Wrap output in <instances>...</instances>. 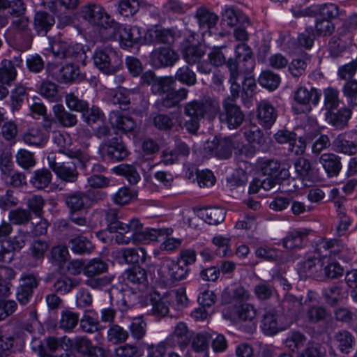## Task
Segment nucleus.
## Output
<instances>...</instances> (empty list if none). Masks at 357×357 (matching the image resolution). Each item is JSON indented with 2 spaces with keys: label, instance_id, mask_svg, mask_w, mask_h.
<instances>
[{
  "label": "nucleus",
  "instance_id": "60",
  "mask_svg": "<svg viewBox=\"0 0 357 357\" xmlns=\"http://www.w3.org/2000/svg\"><path fill=\"white\" fill-rule=\"evenodd\" d=\"M174 79L188 86H194L197 83L196 74L188 66L180 67L176 70Z\"/></svg>",
  "mask_w": 357,
  "mask_h": 357
},
{
  "label": "nucleus",
  "instance_id": "10",
  "mask_svg": "<svg viewBox=\"0 0 357 357\" xmlns=\"http://www.w3.org/2000/svg\"><path fill=\"white\" fill-rule=\"evenodd\" d=\"M273 139L280 144H285L287 155L289 156H299L303 155L306 149V144L302 137H298L296 133L286 129L278 130L273 135Z\"/></svg>",
  "mask_w": 357,
  "mask_h": 357
},
{
  "label": "nucleus",
  "instance_id": "38",
  "mask_svg": "<svg viewBox=\"0 0 357 357\" xmlns=\"http://www.w3.org/2000/svg\"><path fill=\"white\" fill-rule=\"evenodd\" d=\"M23 140L29 146L37 148H43L48 140V136L44 134L40 129H29L23 135Z\"/></svg>",
  "mask_w": 357,
  "mask_h": 357
},
{
  "label": "nucleus",
  "instance_id": "37",
  "mask_svg": "<svg viewBox=\"0 0 357 357\" xmlns=\"http://www.w3.org/2000/svg\"><path fill=\"white\" fill-rule=\"evenodd\" d=\"M58 178L65 182L75 183L78 178L79 173L75 163L62 162L54 172Z\"/></svg>",
  "mask_w": 357,
  "mask_h": 357
},
{
  "label": "nucleus",
  "instance_id": "3",
  "mask_svg": "<svg viewBox=\"0 0 357 357\" xmlns=\"http://www.w3.org/2000/svg\"><path fill=\"white\" fill-rule=\"evenodd\" d=\"M158 275L160 281L165 285H172L176 282L185 280L190 272V267L181 264L178 260L175 261L169 257L159 258Z\"/></svg>",
  "mask_w": 357,
  "mask_h": 357
},
{
  "label": "nucleus",
  "instance_id": "47",
  "mask_svg": "<svg viewBox=\"0 0 357 357\" xmlns=\"http://www.w3.org/2000/svg\"><path fill=\"white\" fill-rule=\"evenodd\" d=\"M68 244L71 250L78 255L89 254L93 250V245L91 242L87 238L82 236L71 238Z\"/></svg>",
  "mask_w": 357,
  "mask_h": 357
},
{
  "label": "nucleus",
  "instance_id": "21",
  "mask_svg": "<svg viewBox=\"0 0 357 357\" xmlns=\"http://www.w3.org/2000/svg\"><path fill=\"white\" fill-rule=\"evenodd\" d=\"M278 113L275 107L267 100H261L257 105V118L263 128L269 129L275 123Z\"/></svg>",
  "mask_w": 357,
  "mask_h": 357
},
{
  "label": "nucleus",
  "instance_id": "18",
  "mask_svg": "<svg viewBox=\"0 0 357 357\" xmlns=\"http://www.w3.org/2000/svg\"><path fill=\"white\" fill-rule=\"evenodd\" d=\"M317 252L323 257L344 255L348 251L347 245L338 238H325L321 240L317 248Z\"/></svg>",
  "mask_w": 357,
  "mask_h": 357
},
{
  "label": "nucleus",
  "instance_id": "27",
  "mask_svg": "<svg viewBox=\"0 0 357 357\" xmlns=\"http://www.w3.org/2000/svg\"><path fill=\"white\" fill-rule=\"evenodd\" d=\"M351 110L347 107L325 112L327 123L337 129H344L351 116Z\"/></svg>",
  "mask_w": 357,
  "mask_h": 357
},
{
  "label": "nucleus",
  "instance_id": "59",
  "mask_svg": "<svg viewBox=\"0 0 357 357\" xmlns=\"http://www.w3.org/2000/svg\"><path fill=\"white\" fill-rule=\"evenodd\" d=\"M79 285L76 278L62 276L58 278L54 284V291L59 294H66Z\"/></svg>",
  "mask_w": 357,
  "mask_h": 357
},
{
  "label": "nucleus",
  "instance_id": "33",
  "mask_svg": "<svg viewBox=\"0 0 357 357\" xmlns=\"http://www.w3.org/2000/svg\"><path fill=\"white\" fill-rule=\"evenodd\" d=\"M25 344V339L8 337L0 342V357H14L13 353L20 351Z\"/></svg>",
  "mask_w": 357,
  "mask_h": 357
},
{
  "label": "nucleus",
  "instance_id": "26",
  "mask_svg": "<svg viewBox=\"0 0 357 357\" xmlns=\"http://www.w3.org/2000/svg\"><path fill=\"white\" fill-rule=\"evenodd\" d=\"M55 24L52 15L45 11H37L33 17V29L36 34L45 36Z\"/></svg>",
  "mask_w": 357,
  "mask_h": 357
},
{
  "label": "nucleus",
  "instance_id": "9",
  "mask_svg": "<svg viewBox=\"0 0 357 357\" xmlns=\"http://www.w3.org/2000/svg\"><path fill=\"white\" fill-rule=\"evenodd\" d=\"M222 106V110L218 112L220 121L230 130L239 128L245 120V114L236 101L225 98Z\"/></svg>",
  "mask_w": 357,
  "mask_h": 357
},
{
  "label": "nucleus",
  "instance_id": "32",
  "mask_svg": "<svg viewBox=\"0 0 357 357\" xmlns=\"http://www.w3.org/2000/svg\"><path fill=\"white\" fill-rule=\"evenodd\" d=\"M139 227L130 239V242H141L144 241H156L161 235L165 234V230L162 229L143 228V225L138 219Z\"/></svg>",
  "mask_w": 357,
  "mask_h": 357
},
{
  "label": "nucleus",
  "instance_id": "1",
  "mask_svg": "<svg viewBox=\"0 0 357 357\" xmlns=\"http://www.w3.org/2000/svg\"><path fill=\"white\" fill-rule=\"evenodd\" d=\"M121 212L115 208L96 210L92 213V220L96 225L105 227L110 233H116L115 241L119 245H126L137 231L139 225L137 218L122 222Z\"/></svg>",
  "mask_w": 357,
  "mask_h": 357
},
{
  "label": "nucleus",
  "instance_id": "16",
  "mask_svg": "<svg viewBox=\"0 0 357 357\" xmlns=\"http://www.w3.org/2000/svg\"><path fill=\"white\" fill-rule=\"evenodd\" d=\"M151 62L155 68L173 66L178 60V54L169 47L155 49L150 56Z\"/></svg>",
  "mask_w": 357,
  "mask_h": 357
},
{
  "label": "nucleus",
  "instance_id": "49",
  "mask_svg": "<svg viewBox=\"0 0 357 357\" xmlns=\"http://www.w3.org/2000/svg\"><path fill=\"white\" fill-rule=\"evenodd\" d=\"M205 52L200 45L191 44L182 50L183 58L188 65H195L204 55Z\"/></svg>",
  "mask_w": 357,
  "mask_h": 357
},
{
  "label": "nucleus",
  "instance_id": "29",
  "mask_svg": "<svg viewBox=\"0 0 357 357\" xmlns=\"http://www.w3.org/2000/svg\"><path fill=\"white\" fill-rule=\"evenodd\" d=\"M350 135L344 133L337 135L333 142V145L337 152L348 155L357 153V139L351 140Z\"/></svg>",
  "mask_w": 357,
  "mask_h": 357
},
{
  "label": "nucleus",
  "instance_id": "22",
  "mask_svg": "<svg viewBox=\"0 0 357 357\" xmlns=\"http://www.w3.org/2000/svg\"><path fill=\"white\" fill-rule=\"evenodd\" d=\"M196 18L199 24V31L204 38L211 35V29L213 28L218 20V16L204 7L197 8Z\"/></svg>",
  "mask_w": 357,
  "mask_h": 357
},
{
  "label": "nucleus",
  "instance_id": "53",
  "mask_svg": "<svg viewBox=\"0 0 357 357\" xmlns=\"http://www.w3.org/2000/svg\"><path fill=\"white\" fill-rule=\"evenodd\" d=\"M150 301L152 305V314L158 318L164 317L169 312V307L164 298L160 295L154 292L151 294Z\"/></svg>",
  "mask_w": 357,
  "mask_h": 357
},
{
  "label": "nucleus",
  "instance_id": "36",
  "mask_svg": "<svg viewBox=\"0 0 357 357\" xmlns=\"http://www.w3.org/2000/svg\"><path fill=\"white\" fill-rule=\"evenodd\" d=\"M235 60L245 64L246 70H253L255 60L250 47L245 43H240L235 47Z\"/></svg>",
  "mask_w": 357,
  "mask_h": 357
},
{
  "label": "nucleus",
  "instance_id": "5",
  "mask_svg": "<svg viewBox=\"0 0 357 357\" xmlns=\"http://www.w3.org/2000/svg\"><path fill=\"white\" fill-rule=\"evenodd\" d=\"M92 59L94 66L107 75L115 74L122 65L121 57L109 46L97 48Z\"/></svg>",
  "mask_w": 357,
  "mask_h": 357
},
{
  "label": "nucleus",
  "instance_id": "41",
  "mask_svg": "<svg viewBox=\"0 0 357 357\" xmlns=\"http://www.w3.org/2000/svg\"><path fill=\"white\" fill-rule=\"evenodd\" d=\"M261 327L264 333L268 335H273L282 329L279 326L278 316L274 310H268L264 313Z\"/></svg>",
  "mask_w": 357,
  "mask_h": 357
},
{
  "label": "nucleus",
  "instance_id": "46",
  "mask_svg": "<svg viewBox=\"0 0 357 357\" xmlns=\"http://www.w3.org/2000/svg\"><path fill=\"white\" fill-rule=\"evenodd\" d=\"M122 256L127 264H144L149 257L144 248H126Z\"/></svg>",
  "mask_w": 357,
  "mask_h": 357
},
{
  "label": "nucleus",
  "instance_id": "6",
  "mask_svg": "<svg viewBox=\"0 0 357 357\" xmlns=\"http://www.w3.org/2000/svg\"><path fill=\"white\" fill-rule=\"evenodd\" d=\"M50 50L53 56L57 59L84 62L86 59V53L82 45L61 38L50 40Z\"/></svg>",
  "mask_w": 357,
  "mask_h": 357
},
{
  "label": "nucleus",
  "instance_id": "56",
  "mask_svg": "<svg viewBox=\"0 0 357 357\" xmlns=\"http://www.w3.org/2000/svg\"><path fill=\"white\" fill-rule=\"evenodd\" d=\"M48 248L49 244L46 241L37 239L32 242L29 250L31 255L36 260L34 266H38L42 263Z\"/></svg>",
  "mask_w": 357,
  "mask_h": 357
},
{
  "label": "nucleus",
  "instance_id": "63",
  "mask_svg": "<svg viewBox=\"0 0 357 357\" xmlns=\"http://www.w3.org/2000/svg\"><path fill=\"white\" fill-rule=\"evenodd\" d=\"M128 337V331L118 324H111L107 333L108 341L113 344L123 342L127 340Z\"/></svg>",
  "mask_w": 357,
  "mask_h": 357
},
{
  "label": "nucleus",
  "instance_id": "61",
  "mask_svg": "<svg viewBox=\"0 0 357 357\" xmlns=\"http://www.w3.org/2000/svg\"><path fill=\"white\" fill-rule=\"evenodd\" d=\"M258 81L261 86L269 91H274L280 83V77L278 74L271 70H265L261 73Z\"/></svg>",
  "mask_w": 357,
  "mask_h": 357
},
{
  "label": "nucleus",
  "instance_id": "2",
  "mask_svg": "<svg viewBox=\"0 0 357 357\" xmlns=\"http://www.w3.org/2000/svg\"><path fill=\"white\" fill-rule=\"evenodd\" d=\"M220 111L218 100L211 97H205L194 100L183 105V114L188 117L182 124V128L192 135L197 134L202 119L206 118L209 121L215 119Z\"/></svg>",
  "mask_w": 357,
  "mask_h": 357
},
{
  "label": "nucleus",
  "instance_id": "12",
  "mask_svg": "<svg viewBox=\"0 0 357 357\" xmlns=\"http://www.w3.org/2000/svg\"><path fill=\"white\" fill-rule=\"evenodd\" d=\"M40 278L33 273H24L20 278V284L16 291V298L22 305H26L33 297V290L38 286Z\"/></svg>",
  "mask_w": 357,
  "mask_h": 357
},
{
  "label": "nucleus",
  "instance_id": "45",
  "mask_svg": "<svg viewBox=\"0 0 357 357\" xmlns=\"http://www.w3.org/2000/svg\"><path fill=\"white\" fill-rule=\"evenodd\" d=\"M199 213L202 219L209 225H218L224 221L225 217V211L218 207L203 208Z\"/></svg>",
  "mask_w": 357,
  "mask_h": 357
},
{
  "label": "nucleus",
  "instance_id": "50",
  "mask_svg": "<svg viewBox=\"0 0 357 357\" xmlns=\"http://www.w3.org/2000/svg\"><path fill=\"white\" fill-rule=\"evenodd\" d=\"M115 174L124 176L131 185H135L140 180V175L136 168L131 165L121 164L113 168Z\"/></svg>",
  "mask_w": 357,
  "mask_h": 357
},
{
  "label": "nucleus",
  "instance_id": "35",
  "mask_svg": "<svg viewBox=\"0 0 357 357\" xmlns=\"http://www.w3.org/2000/svg\"><path fill=\"white\" fill-rule=\"evenodd\" d=\"M222 20L230 27L240 24H249L248 17L240 10L234 7H227L222 13Z\"/></svg>",
  "mask_w": 357,
  "mask_h": 357
},
{
  "label": "nucleus",
  "instance_id": "42",
  "mask_svg": "<svg viewBox=\"0 0 357 357\" xmlns=\"http://www.w3.org/2000/svg\"><path fill=\"white\" fill-rule=\"evenodd\" d=\"M193 333L192 331L188 330L184 322H179L175 326L172 338H176L181 349H184L190 344Z\"/></svg>",
  "mask_w": 357,
  "mask_h": 357
},
{
  "label": "nucleus",
  "instance_id": "62",
  "mask_svg": "<svg viewBox=\"0 0 357 357\" xmlns=\"http://www.w3.org/2000/svg\"><path fill=\"white\" fill-rule=\"evenodd\" d=\"M65 102L70 111H75L82 114L88 109L89 102L86 100L79 98L73 93L65 95Z\"/></svg>",
  "mask_w": 357,
  "mask_h": 357
},
{
  "label": "nucleus",
  "instance_id": "58",
  "mask_svg": "<svg viewBox=\"0 0 357 357\" xmlns=\"http://www.w3.org/2000/svg\"><path fill=\"white\" fill-rule=\"evenodd\" d=\"M69 257L67 247L59 245L52 248L48 259L52 264L61 266L68 260Z\"/></svg>",
  "mask_w": 357,
  "mask_h": 357
},
{
  "label": "nucleus",
  "instance_id": "44",
  "mask_svg": "<svg viewBox=\"0 0 357 357\" xmlns=\"http://www.w3.org/2000/svg\"><path fill=\"white\" fill-rule=\"evenodd\" d=\"M357 29V13H354L348 18L344 20L336 31V34L333 36H337L339 39H349L351 33Z\"/></svg>",
  "mask_w": 357,
  "mask_h": 357
},
{
  "label": "nucleus",
  "instance_id": "15",
  "mask_svg": "<svg viewBox=\"0 0 357 357\" xmlns=\"http://www.w3.org/2000/svg\"><path fill=\"white\" fill-rule=\"evenodd\" d=\"M103 158H107L113 161H120L124 160L128 155V151L119 137H114L107 142L101 144L99 147Z\"/></svg>",
  "mask_w": 357,
  "mask_h": 357
},
{
  "label": "nucleus",
  "instance_id": "43",
  "mask_svg": "<svg viewBox=\"0 0 357 357\" xmlns=\"http://www.w3.org/2000/svg\"><path fill=\"white\" fill-rule=\"evenodd\" d=\"M308 232L307 230H294L289 232L283 239V245L287 249L303 247Z\"/></svg>",
  "mask_w": 357,
  "mask_h": 357
},
{
  "label": "nucleus",
  "instance_id": "11",
  "mask_svg": "<svg viewBox=\"0 0 357 357\" xmlns=\"http://www.w3.org/2000/svg\"><path fill=\"white\" fill-rule=\"evenodd\" d=\"M112 30L111 38L119 36L120 45L123 49L139 45L142 41V29L137 26L122 25L118 23V27L110 28Z\"/></svg>",
  "mask_w": 357,
  "mask_h": 357
},
{
  "label": "nucleus",
  "instance_id": "19",
  "mask_svg": "<svg viewBox=\"0 0 357 357\" xmlns=\"http://www.w3.org/2000/svg\"><path fill=\"white\" fill-rule=\"evenodd\" d=\"M259 169L264 175L279 179H287L290 173L286 165H282L274 159L263 160L259 163Z\"/></svg>",
  "mask_w": 357,
  "mask_h": 357
},
{
  "label": "nucleus",
  "instance_id": "24",
  "mask_svg": "<svg viewBox=\"0 0 357 357\" xmlns=\"http://www.w3.org/2000/svg\"><path fill=\"white\" fill-rule=\"evenodd\" d=\"M190 343V348L187 351L188 357H209L208 337L206 334L193 333Z\"/></svg>",
  "mask_w": 357,
  "mask_h": 357
},
{
  "label": "nucleus",
  "instance_id": "8",
  "mask_svg": "<svg viewBox=\"0 0 357 357\" xmlns=\"http://www.w3.org/2000/svg\"><path fill=\"white\" fill-rule=\"evenodd\" d=\"M107 264L100 259H91L84 267L83 273L87 277L85 284L93 289H101L110 284L114 279L112 275L98 277L106 272Z\"/></svg>",
  "mask_w": 357,
  "mask_h": 357
},
{
  "label": "nucleus",
  "instance_id": "31",
  "mask_svg": "<svg viewBox=\"0 0 357 357\" xmlns=\"http://www.w3.org/2000/svg\"><path fill=\"white\" fill-rule=\"evenodd\" d=\"M89 196L83 192H75L65 195V203L69 208V212L80 211L89 204Z\"/></svg>",
  "mask_w": 357,
  "mask_h": 357
},
{
  "label": "nucleus",
  "instance_id": "64",
  "mask_svg": "<svg viewBox=\"0 0 357 357\" xmlns=\"http://www.w3.org/2000/svg\"><path fill=\"white\" fill-rule=\"evenodd\" d=\"M135 197V191L123 186L112 195V200L116 205L123 206L129 204Z\"/></svg>",
  "mask_w": 357,
  "mask_h": 357
},
{
  "label": "nucleus",
  "instance_id": "57",
  "mask_svg": "<svg viewBox=\"0 0 357 357\" xmlns=\"http://www.w3.org/2000/svg\"><path fill=\"white\" fill-rule=\"evenodd\" d=\"M1 179L6 186L21 188L26 185V177L22 172H11L5 176H1Z\"/></svg>",
  "mask_w": 357,
  "mask_h": 357
},
{
  "label": "nucleus",
  "instance_id": "28",
  "mask_svg": "<svg viewBox=\"0 0 357 357\" xmlns=\"http://www.w3.org/2000/svg\"><path fill=\"white\" fill-rule=\"evenodd\" d=\"M321 268L320 260L315 257H310L298 264V271L301 277H312L318 280L322 278Z\"/></svg>",
  "mask_w": 357,
  "mask_h": 357
},
{
  "label": "nucleus",
  "instance_id": "23",
  "mask_svg": "<svg viewBox=\"0 0 357 357\" xmlns=\"http://www.w3.org/2000/svg\"><path fill=\"white\" fill-rule=\"evenodd\" d=\"M123 277L128 285L136 286L139 290H143L148 284L146 271L139 266H134L126 271Z\"/></svg>",
  "mask_w": 357,
  "mask_h": 357
},
{
  "label": "nucleus",
  "instance_id": "39",
  "mask_svg": "<svg viewBox=\"0 0 357 357\" xmlns=\"http://www.w3.org/2000/svg\"><path fill=\"white\" fill-rule=\"evenodd\" d=\"M188 93V90L185 88H181L178 90L172 89L162 95L161 103L167 108L175 107L187 98Z\"/></svg>",
  "mask_w": 357,
  "mask_h": 357
},
{
  "label": "nucleus",
  "instance_id": "17",
  "mask_svg": "<svg viewBox=\"0 0 357 357\" xmlns=\"http://www.w3.org/2000/svg\"><path fill=\"white\" fill-rule=\"evenodd\" d=\"M109 121L112 128L116 132L124 134L133 133L137 126L135 121L132 117L118 110L110 112Z\"/></svg>",
  "mask_w": 357,
  "mask_h": 357
},
{
  "label": "nucleus",
  "instance_id": "52",
  "mask_svg": "<svg viewBox=\"0 0 357 357\" xmlns=\"http://www.w3.org/2000/svg\"><path fill=\"white\" fill-rule=\"evenodd\" d=\"M52 141L53 143L58 147V151L60 153L66 155L71 150V137L68 133L65 132L53 131Z\"/></svg>",
  "mask_w": 357,
  "mask_h": 357
},
{
  "label": "nucleus",
  "instance_id": "40",
  "mask_svg": "<svg viewBox=\"0 0 357 357\" xmlns=\"http://www.w3.org/2000/svg\"><path fill=\"white\" fill-rule=\"evenodd\" d=\"M16 76L15 64L10 60L3 59L0 63V85L10 86Z\"/></svg>",
  "mask_w": 357,
  "mask_h": 357
},
{
  "label": "nucleus",
  "instance_id": "54",
  "mask_svg": "<svg viewBox=\"0 0 357 357\" xmlns=\"http://www.w3.org/2000/svg\"><path fill=\"white\" fill-rule=\"evenodd\" d=\"M335 30V24L331 20L317 17L313 32L317 37H326L331 36Z\"/></svg>",
  "mask_w": 357,
  "mask_h": 357
},
{
  "label": "nucleus",
  "instance_id": "55",
  "mask_svg": "<svg viewBox=\"0 0 357 357\" xmlns=\"http://www.w3.org/2000/svg\"><path fill=\"white\" fill-rule=\"evenodd\" d=\"M52 178L51 172L47 169L43 168L34 172L30 183L38 189H43L49 185Z\"/></svg>",
  "mask_w": 357,
  "mask_h": 357
},
{
  "label": "nucleus",
  "instance_id": "51",
  "mask_svg": "<svg viewBox=\"0 0 357 357\" xmlns=\"http://www.w3.org/2000/svg\"><path fill=\"white\" fill-rule=\"evenodd\" d=\"M324 107L326 112L336 110L340 105L339 92L336 89L328 87L324 89Z\"/></svg>",
  "mask_w": 357,
  "mask_h": 357
},
{
  "label": "nucleus",
  "instance_id": "30",
  "mask_svg": "<svg viewBox=\"0 0 357 357\" xmlns=\"http://www.w3.org/2000/svg\"><path fill=\"white\" fill-rule=\"evenodd\" d=\"M84 76L80 73L79 68L73 63L62 66L56 75V79L61 83H72L80 82Z\"/></svg>",
  "mask_w": 357,
  "mask_h": 357
},
{
  "label": "nucleus",
  "instance_id": "34",
  "mask_svg": "<svg viewBox=\"0 0 357 357\" xmlns=\"http://www.w3.org/2000/svg\"><path fill=\"white\" fill-rule=\"evenodd\" d=\"M53 112L56 120L63 128L73 127L78 122L77 116L66 110L61 104L54 105Z\"/></svg>",
  "mask_w": 357,
  "mask_h": 357
},
{
  "label": "nucleus",
  "instance_id": "7",
  "mask_svg": "<svg viewBox=\"0 0 357 357\" xmlns=\"http://www.w3.org/2000/svg\"><path fill=\"white\" fill-rule=\"evenodd\" d=\"M80 15L84 21L92 26L104 29L118 27V22L99 4L89 3L82 6Z\"/></svg>",
  "mask_w": 357,
  "mask_h": 357
},
{
  "label": "nucleus",
  "instance_id": "48",
  "mask_svg": "<svg viewBox=\"0 0 357 357\" xmlns=\"http://www.w3.org/2000/svg\"><path fill=\"white\" fill-rule=\"evenodd\" d=\"M343 15H344V11L340 9L339 6L335 3H326L319 4L318 17L333 22V20Z\"/></svg>",
  "mask_w": 357,
  "mask_h": 357
},
{
  "label": "nucleus",
  "instance_id": "4",
  "mask_svg": "<svg viewBox=\"0 0 357 357\" xmlns=\"http://www.w3.org/2000/svg\"><path fill=\"white\" fill-rule=\"evenodd\" d=\"M321 96V91L315 87L298 86L293 93V111L297 114L310 112L319 104Z\"/></svg>",
  "mask_w": 357,
  "mask_h": 357
},
{
  "label": "nucleus",
  "instance_id": "13",
  "mask_svg": "<svg viewBox=\"0 0 357 357\" xmlns=\"http://www.w3.org/2000/svg\"><path fill=\"white\" fill-rule=\"evenodd\" d=\"M29 20L24 15L17 17L11 22L12 28L16 31L15 43L22 50H29L32 43V33Z\"/></svg>",
  "mask_w": 357,
  "mask_h": 357
},
{
  "label": "nucleus",
  "instance_id": "20",
  "mask_svg": "<svg viewBox=\"0 0 357 357\" xmlns=\"http://www.w3.org/2000/svg\"><path fill=\"white\" fill-rule=\"evenodd\" d=\"M206 149H208L216 158L226 160L231 156L234 145L229 137L222 139L215 137L211 142H207Z\"/></svg>",
  "mask_w": 357,
  "mask_h": 357
},
{
  "label": "nucleus",
  "instance_id": "14",
  "mask_svg": "<svg viewBox=\"0 0 357 357\" xmlns=\"http://www.w3.org/2000/svg\"><path fill=\"white\" fill-rule=\"evenodd\" d=\"M223 315L231 320L252 322L257 315V310L247 302L229 305L223 311Z\"/></svg>",
  "mask_w": 357,
  "mask_h": 357
},
{
  "label": "nucleus",
  "instance_id": "25",
  "mask_svg": "<svg viewBox=\"0 0 357 357\" xmlns=\"http://www.w3.org/2000/svg\"><path fill=\"white\" fill-rule=\"evenodd\" d=\"M319 162L329 178L337 176L342 168L341 157L333 153L321 154Z\"/></svg>",
  "mask_w": 357,
  "mask_h": 357
}]
</instances>
